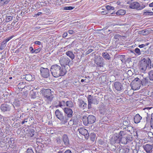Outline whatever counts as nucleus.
Wrapping results in <instances>:
<instances>
[{
    "label": "nucleus",
    "mask_w": 153,
    "mask_h": 153,
    "mask_svg": "<svg viewBox=\"0 0 153 153\" xmlns=\"http://www.w3.org/2000/svg\"><path fill=\"white\" fill-rule=\"evenodd\" d=\"M50 71L52 75L55 77L62 76L66 73V70L65 67L56 64L51 66Z\"/></svg>",
    "instance_id": "nucleus-1"
},
{
    "label": "nucleus",
    "mask_w": 153,
    "mask_h": 153,
    "mask_svg": "<svg viewBox=\"0 0 153 153\" xmlns=\"http://www.w3.org/2000/svg\"><path fill=\"white\" fill-rule=\"evenodd\" d=\"M149 65L151 66V60L149 58H142L139 62V69L141 72L144 73Z\"/></svg>",
    "instance_id": "nucleus-2"
},
{
    "label": "nucleus",
    "mask_w": 153,
    "mask_h": 153,
    "mask_svg": "<svg viewBox=\"0 0 153 153\" xmlns=\"http://www.w3.org/2000/svg\"><path fill=\"white\" fill-rule=\"evenodd\" d=\"M127 4H129V7L131 9H137L141 10L144 8L148 5V3H143L142 5H140L139 3L134 0H130L127 2Z\"/></svg>",
    "instance_id": "nucleus-3"
},
{
    "label": "nucleus",
    "mask_w": 153,
    "mask_h": 153,
    "mask_svg": "<svg viewBox=\"0 0 153 153\" xmlns=\"http://www.w3.org/2000/svg\"><path fill=\"white\" fill-rule=\"evenodd\" d=\"M96 120L95 117L93 115H89L88 117L84 115L83 116L82 118V120L85 126L94 123Z\"/></svg>",
    "instance_id": "nucleus-4"
},
{
    "label": "nucleus",
    "mask_w": 153,
    "mask_h": 153,
    "mask_svg": "<svg viewBox=\"0 0 153 153\" xmlns=\"http://www.w3.org/2000/svg\"><path fill=\"white\" fill-rule=\"evenodd\" d=\"M40 74L43 77L48 78L50 76L49 71L48 68L41 67L40 68Z\"/></svg>",
    "instance_id": "nucleus-5"
},
{
    "label": "nucleus",
    "mask_w": 153,
    "mask_h": 153,
    "mask_svg": "<svg viewBox=\"0 0 153 153\" xmlns=\"http://www.w3.org/2000/svg\"><path fill=\"white\" fill-rule=\"evenodd\" d=\"M70 62V60L66 56H63L61 57L59 60V62L62 66L65 68V65H68Z\"/></svg>",
    "instance_id": "nucleus-6"
},
{
    "label": "nucleus",
    "mask_w": 153,
    "mask_h": 153,
    "mask_svg": "<svg viewBox=\"0 0 153 153\" xmlns=\"http://www.w3.org/2000/svg\"><path fill=\"white\" fill-rule=\"evenodd\" d=\"M11 106L6 103H4L1 105L0 106L1 111L4 113H8L11 109Z\"/></svg>",
    "instance_id": "nucleus-7"
},
{
    "label": "nucleus",
    "mask_w": 153,
    "mask_h": 153,
    "mask_svg": "<svg viewBox=\"0 0 153 153\" xmlns=\"http://www.w3.org/2000/svg\"><path fill=\"white\" fill-rule=\"evenodd\" d=\"M104 59L101 56H99L96 58L94 62L98 66L102 67L104 64Z\"/></svg>",
    "instance_id": "nucleus-8"
},
{
    "label": "nucleus",
    "mask_w": 153,
    "mask_h": 153,
    "mask_svg": "<svg viewBox=\"0 0 153 153\" xmlns=\"http://www.w3.org/2000/svg\"><path fill=\"white\" fill-rule=\"evenodd\" d=\"M78 130L80 134L84 136L86 139H88L89 135L87 130L83 128H81Z\"/></svg>",
    "instance_id": "nucleus-9"
},
{
    "label": "nucleus",
    "mask_w": 153,
    "mask_h": 153,
    "mask_svg": "<svg viewBox=\"0 0 153 153\" xmlns=\"http://www.w3.org/2000/svg\"><path fill=\"white\" fill-rule=\"evenodd\" d=\"M129 141V137L127 135H126V137H123L120 139L116 140L115 142L117 143H121L123 144H126Z\"/></svg>",
    "instance_id": "nucleus-10"
},
{
    "label": "nucleus",
    "mask_w": 153,
    "mask_h": 153,
    "mask_svg": "<svg viewBox=\"0 0 153 153\" xmlns=\"http://www.w3.org/2000/svg\"><path fill=\"white\" fill-rule=\"evenodd\" d=\"M63 110L65 113L67 114V116L68 117L71 118L72 117L73 112L71 108L65 107Z\"/></svg>",
    "instance_id": "nucleus-11"
},
{
    "label": "nucleus",
    "mask_w": 153,
    "mask_h": 153,
    "mask_svg": "<svg viewBox=\"0 0 153 153\" xmlns=\"http://www.w3.org/2000/svg\"><path fill=\"white\" fill-rule=\"evenodd\" d=\"M113 88L117 91H121L123 87L122 84L119 82H116L114 83Z\"/></svg>",
    "instance_id": "nucleus-12"
},
{
    "label": "nucleus",
    "mask_w": 153,
    "mask_h": 153,
    "mask_svg": "<svg viewBox=\"0 0 153 153\" xmlns=\"http://www.w3.org/2000/svg\"><path fill=\"white\" fill-rule=\"evenodd\" d=\"M143 149L147 153H151L152 152V149L153 148V144H146L143 146Z\"/></svg>",
    "instance_id": "nucleus-13"
},
{
    "label": "nucleus",
    "mask_w": 153,
    "mask_h": 153,
    "mask_svg": "<svg viewBox=\"0 0 153 153\" xmlns=\"http://www.w3.org/2000/svg\"><path fill=\"white\" fill-rule=\"evenodd\" d=\"M88 102L91 103L92 104H97L98 101L97 99L95 97H94L91 95H88L87 97Z\"/></svg>",
    "instance_id": "nucleus-14"
},
{
    "label": "nucleus",
    "mask_w": 153,
    "mask_h": 153,
    "mask_svg": "<svg viewBox=\"0 0 153 153\" xmlns=\"http://www.w3.org/2000/svg\"><path fill=\"white\" fill-rule=\"evenodd\" d=\"M126 135H127V132L126 131H120L119 134L117 135L116 137L118 139L117 140H119L123 138V137H126Z\"/></svg>",
    "instance_id": "nucleus-15"
},
{
    "label": "nucleus",
    "mask_w": 153,
    "mask_h": 153,
    "mask_svg": "<svg viewBox=\"0 0 153 153\" xmlns=\"http://www.w3.org/2000/svg\"><path fill=\"white\" fill-rule=\"evenodd\" d=\"M140 85H142L143 86H146L149 83V82L147 77L143 78L140 81Z\"/></svg>",
    "instance_id": "nucleus-16"
},
{
    "label": "nucleus",
    "mask_w": 153,
    "mask_h": 153,
    "mask_svg": "<svg viewBox=\"0 0 153 153\" xmlns=\"http://www.w3.org/2000/svg\"><path fill=\"white\" fill-rule=\"evenodd\" d=\"M79 106L80 108L84 110L87 108V104L84 101L81 100L79 102Z\"/></svg>",
    "instance_id": "nucleus-17"
},
{
    "label": "nucleus",
    "mask_w": 153,
    "mask_h": 153,
    "mask_svg": "<svg viewBox=\"0 0 153 153\" xmlns=\"http://www.w3.org/2000/svg\"><path fill=\"white\" fill-rule=\"evenodd\" d=\"M55 114L56 117L59 120L62 119L63 116V114L59 109H57L56 111Z\"/></svg>",
    "instance_id": "nucleus-18"
},
{
    "label": "nucleus",
    "mask_w": 153,
    "mask_h": 153,
    "mask_svg": "<svg viewBox=\"0 0 153 153\" xmlns=\"http://www.w3.org/2000/svg\"><path fill=\"white\" fill-rule=\"evenodd\" d=\"M62 139L65 145H68L69 144V141L68 136L64 134L62 137Z\"/></svg>",
    "instance_id": "nucleus-19"
},
{
    "label": "nucleus",
    "mask_w": 153,
    "mask_h": 153,
    "mask_svg": "<svg viewBox=\"0 0 153 153\" xmlns=\"http://www.w3.org/2000/svg\"><path fill=\"white\" fill-rule=\"evenodd\" d=\"M52 94H53L51 90L50 89H47L44 91L43 95L45 98Z\"/></svg>",
    "instance_id": "nucleus-20"
},
{
    "label": "nucleus",
    "mask_w": 153,
    "mask_h": 153,
    "mask_svg": "<svg viewBox=\"0 0 153 153\" xmlns=\"http://www.w3.org/2000/svg\"><path fill=\"white\" fill-rule=\"evenodd\" d=\"M22 102V101L21 100H19L18 99H15L13 102V105L14 108L15 106L19 107L20 106V105Z\"/></svg>",
    "instance_id": "nucleus-21"
},
{
    "label": "nucleus",
    "mask_w": 153,
    "mask_h": 153,
    "mask_svg": "<svg viewBox=\"0 0 153 153\" xmlns=\"http://www.w3.org/2000/svg\"><path fill=\"white\" fill-rule=\"evenodd\" d=\"M134 52L136 53V54L137 55H140L141 54V52H143V54L147 53L146 51H144L143 49L140 50L138 48H136L135 49Z\"/></svg>",
    "instance_id": "nucleus-22"
},
{
    "label": "nucleus",
    "mask_w": 153,
    "mask_h": 153,
    "mask_svg": "<svg viewBox=\"0 0 153 153\" xmlns=\"http://www.w3.org/2000/svg\"><path fill=\"white\" fill-rule=\"evenodd\" d=\"M142 118V117L139 114H136L134 118V123H140Z\"/></svg>",
    "instance_id": "nucleus-23"
},
{
    "label": "nucleus",
    "mask_w": 153,
    "mask_h": 153,
    "mask_svg": "<svg viewBox=\"0 0 153 153\" xmlns=\"http://www.w3.org/2000/svg\"><path fill=\"white\" fill-rule=\"evenodd\" d=\"M65 54L68 56L72 60L74 59L75 57V55L72 52L68 51L66 52Z\"/></svg>",
    "instance_id": "nucleus-24"
},
{
    "label": "nucleus",
    "mask_w": 153,
    "mask_h": 153,
    "mask_svg": "<svg viewBox=\"0 0 153 153\" xmlns=\"http://www.w3.org/2000/svg\"><path fill=\"white\" fill-rule=\"evenodd\" d=\"M123 129H125V131H126H126H127L128 132H130L131 133H132V132H133V127L131 126H129V125L126 127H124V126H123Z\"/></svg>",
    "instance_id": "nucleus-25"
},
{
    "label": "nucleus",
    "mask_w": 153,
    "mask_h": 153,
    "mask_svg": "<svg viewBox=\"0 0 153 153\" xmlns=\"http://www.w3.org/2000/svg\"><path fill=\"white\" fill-rule=\"evenodd\" d=\"M66 106L68 107V108H72L74 106L73 102L71 100L67 101L65 102Z\"/></svg>",
    "instance_id": "nucleus-26"
},
{
    "label": "nucleus",
    "mask_w": 153,
    "mask_h": 153,
    "mask_svg": "<svg viewBox=\"0 0 153 153\" xmlns=\"http://www.w3.org/2000/svg\"><path fill=\"white\" fill-rule=\"evenodd\" d=\"M102 55L103 57L106 59L110 60L111 59L109 55L107 52H103Z\"/></svg>",
    "instance_id": "nucleus-27"
},
{
    "label": "nucleus",
    "mask_w": 153,
    "mask_h": 153,
    "mask_svg": "<svg viewBox=\"0 0 153 153\" xmlns=\"http://www.w3.org/2000/svg\"><path fill=\"white\" fill-rule=\"evenodd\" d=\"M23 78H25L26 80L28 81H31L33 80L32 76L30 74H26L25 76V77H24Z\"/></svg>",
    "instance_id": "nucleus-28"
},
{
    "label": "nucleus",
    "mask_w": 153,
    "mask_h": 153,
    "mask_svg": "<svg viewBox=\"0 0 153 153\" xmlns=\"http://www.w3.org/2000/svg\"><path fill=\"white\" fill-rule=\"evenodd\" d=\"M126 13V11L125 10L121 9L117 11L116 14L118 16L123 15Z\"/></svg>",
    "instance_id": "nucleus-29"
},
{
    "label": "nucleus",
    "mask_w": 153,
    "mask_h": 153,
    "mask_svg": "<svg viewBox=\"0 0 153 153\" xmlns=\"http://www.w3.org/2000/svg\"><path fill=\"white\" fill-rule=\"evenodd\" d=\"M54 97L53 94L51 95L50 96H48L47 97L45 98V100L47 101V102H49L52 101Z\"/></svg>",
    "instance_id": "nucleus-30"
},
{
    "label": "nucleus",
    "mask_w": 153,
    "mask_h": 153,
    "mask_svg": "<svg viewBox=\"0 0 153 153\" xmlns=\"http://www.w3.org/2000/svg\"><path fill=\"white\" fill-rule=\"evenodd\" d=\"M130 149L127 148H123L120 150V152L122 153H128L129 152Z\"/></svg>",
    "instance_id": "nucleus-31"
},
{
    "label": "nucleus",
    "mask_w": 153,
    "mask_h": 153,
    "mask_svg": "<svg viewBox=\"0 0 153 153\" xmlns=\"http://www.w3.org/2000/svg\"><path fill=\"white\" fill-rule=\"evenodd\" d=\"M65 102L64 100H62L59 101V103L58 105L56 106V107L57 108L59 107L62 108L63 106H65Z\"/></svg>",
    "instance_id": "nucleus-32"
},
{
    "label": "nucleus",
    "mask_w": 153,
    "mask_h": 153,
    "mask_svg": "<svg viewBox=\"0 0 153 153\" xmlns=\"http://www.w3.org/2000/svg\"><path fill=\"white\" fill-rule=\"evenodd\" d=\"M149 79L151 81H153V70H152L148 73Z\"/></svg>",
    "instance_id": "nucleus-33"
},
{
    "label": "nucleus",
    "mask_w": 153,
    "mask_h": 153,
    "mask_svg": "<svg viewBox=\"0 0 153 153\" xmlns=\"http://www.w3.org/2000/svg\"><path fill=\"white\" fill-rule=\"evenodd\" d=\"M153 121V113H152L151 115V119L150 120V114H148L147 113L146 117V120L147 121Z\"/></svg>",
    "instance_id": "nucleus-34"
},
{
    "label": "nucleus",
    "mask_w": 153,
    "mask_h": 153,
    "mask_svg": "<svg viewBox=\"0 0 153 153\" xmlns=\"http://www.w3.org/2000/svg\"><path fill=\"white\" fill-rule=\"evenodd\" d=\"M130 122L129 121L125 120L123 122V125L124 127H127L129 125Z\"/></svg>",
    "instance_id": "nucleus-35"
},
{
    "label": "nucleus",
    "mask_w": 153,
    "mask_h": 153,
    "mask_svg": "<svg viewBox=\"0 0 153 153\" xmlns=\"http://www.w3.org/2000/svg\"><path fill=\"white\" fill-rule=\"evenodd\" d=\"M6 46V43H5L3 41L1 43V45L0 46V49L3 50L4 49Z\"/></svg>",
    "instance_id": "nucleus-36"
},
{
    "label": "nucleus",
    "mask_w": 153,
    "mask_h": 153,
    "mask_svg": "<svg viewBox=\"0 0 153 153\" xmlns=\"http://www.w3.org/2000/svg\"><path fill=\"white\" fill-rule=\"evenodd\" d=\"M143 15H153V12L146 11L143 13Z\"/></svg>",
    "instance_id": "nucleus-37"
},
{
    "label": "nucleus",
    "mask_w": 153,
    "mask_h": 153,
    "mask_svg": "<svg viewBox=\"0 0 153 153\" xmlns=\"http://www.w3.org/2000/svg\"><path fill=\"white\" fill-rule=\"evenodd\" d=\"M30 94L32 96V97L33 98L35 97L36 95V93L33 90L30 91Z\"/></svg>",
    "instance_id": "nucleus-38"
},
{
    "label": "nucleus",
    "mask_w": 153,
    "mask_h": 153,
    "mask_svg": "<svg viewBox=\"0 0 153 153\" xmlns=\"http://www.w3.org/2000/svg\"><path fill=\"white\" fill-rule=\"evenodd\" d=\"M140 81L141 80L138 78H136L134 79L133 80L132 82L133 83H136L137 82H138V83H139V86H140Z\"/></svg>",
    "instance_id": "nucleus-39"
},
{
    "label": "nucleus",
    "mask_w": 153,
    "mask_h": 153,
    "mask_svg": "<svg viewBox=\"0 0 153 153\" xmlns=\"http://www.w3.org/2000/svg\"><path fill=\"white\" fill-rule=\"evenodd\" d=\"M74 8V7H73L71 6L69 7H65L63 8L64 10H71Z\"/></svg>",
    "instance_id": "nucleus-40"
},
{
    "label": "nucleus",
    "mask_w": 153,
    "mask_h": 153,
    "mask_svg": "<svg viewBox=\"0 0 153 153\" xmlns=\"http://www.w3.org/2000/svg\"><path fill=\"white\" fill-rule=\"evenodd\" d=\"M68 119L66 117H64V116L63 117L62 119L61 120H60L62 121V122L63 123H65L68 122Z\"/></svg>",
    "instance_id": "nucleus-41"
},
{
    "label": "nucleus",
    "mask_w": 153,
    "mask_h": 153,
    "mask_svg": "<svg viewBox=\"0 0 153 153\" xmlns=\"http://www.w3.org/2000/svg\"><path fill=\"white\" fill-rule=\"evenodd\" d=\"M105 7L106 9L108 10H113L114 9V7H113L109 5H107Z\"/></svg>",
    "instance_id": "nucleus-42"
},
{
    "label": "nucleus",
    "mask_w": 153,
    "mask_h": 153,
    "mask_svg": "<svg viewBox=\"0 0 153 153\" xmlns=\"http://www.w3.org/2000/svg\"><path fill=\"white\" fill-rule=\"evenodd\" d=\"M34 134V130L33 129H31L30 130V135L31 137H32Z\"/></svg>",
    "instance_id": "nucleus-43"
},
{
    "label": "nucleus",
    "mask_w": 153,
    "mask_h": 153,
    "mask_svg": "<svg viewBox=\"0 0 153 153\" xmlns=\"http://www.w3.org/2000/svg\"><path fill=\"white\" fill-rule=\"evenodd\" d=\"M25 153H34L32 149L28 148Z\"/></svg>",
    "instance_id": "nucleus-44"
},
{
    "label": "nucleus",
    "mask_w": 153,
    "mask_h": 153,
    "mask_svg": "<svg viewBox=\"0 0 153 153\" xmlns=\"http://www.w3.org/2000/svg\"><path fill=\"white\" fill-rule=\"evenodd\" d=\"M56 143L58 144H60L61 143V140L60 139V137H58L56 138Z\"/></svg>",
    "instance_id": "nucleus-45"
},
{
    "label": "nucleus",
    "mask_w": 153,
    "mask_h": 153,
    "mask_svg": "<svg viewBox=\"0 0 153 153\" xmlns=\"http://www.w3.org/2000/svg\"><path fill=\"white\" fill-rule=\"evenodd\" d=\"M13 19V17L11 16H7L6 18V20L7 21V22H9L11 20H12Z\"/></svg>",
    "instance_id": "nucleus-46"
},
{
    "label": "nucleus",
    "mask_w": 153,
    "mask_h": 153,
    "mask_svg": "<svg viewBox=\"0 0 153 153\" xmlns=\"http://www.w3.org/2000/svg\"><path fill=\"white\" fill-rule=\"evenodd\" d=\"M41 49L40 48H38L34 50V53H37L39 52L41 50Z\"/></svg>",
    "instance_id": "nucleus-47"
},
{
    "label": "nucleus",
    "mask_w": 153,
    "mask_h": 153,
    "mask_svg": "<svg viewBox=\"0 0 153 153\" xmlns=\"http://www.w3.org/2000/svg\"><path fill=\"white\" fill-rule=\"evenodd\" d=\"M29 118V116H28V117L27 118H25L24 119V120L22 122V124L23 125L25 123H27V120H28Z\"/></svg>",
    "instance_id": "nucleus-48"
},
{
    "label": "nucleus",
    "mask_w": 153,
    "mask_h": 153,
    "mask_svg": "<svg viewBox=\"0 0 153 153\" xmlns=\"http://www.w3.org/2000/svg\"><path fill=\"white\" fill-rule=\"evenodd\" d=\"M12 38V37L11 36L9 37H8L6 38L5 40H4L3 41L5 43H7V42L9 41L10 39H11Z\"/></svg>",
    "instance_id": "nucleus-49"
},
{
    "label": "nucleus",
    "mask_w": 153,
    "mask_h": 153,
    "mask_svg": "<svg viewBox=\"0 0 153 153\" xmlns=\"http://www.w3.org/2000/svg\"><path fill=\"white\" fill-rule=\"evenodd\" d=\"M8 95H9L8 93L7 92H5L3 94L2 96L4 97H6V98L8 96Z\"/></svg>",
    "instance_id": "nucleus-50"
},
{
    "label": "nucleus",
    "mask_w": 153,
    "mask_h": 153,
    "mask_svg": "<svg viewBox=\"0 0 153 153\" xmlns=\"http://www.w3.org/2000/svg\"><path fill=\"white\" fill-rule=\"evenodd\" d=\"M29 50L31 53H34V50L32 47H30L29 48Z\"/></svg>",
    "instance_id": "nucleus-51"
},
{
    "label": "nucleus",
    "mask_w": 153,
    "mask_h": 153,
    "mask_svg": "<svg viewBox=\"0 0 153 153\" xmlns=\"http://www.w3.org/2000/svg\"><path fill=\"white\" fill-rule=\"evenodd\" d=\"M93 51V49H89L86 52V55H87L89 54L91 52Z\"/></svg>",
    "instance_id": "nucleus-52"
},
{
    "label": "nucleus",
    "mask_w": 153,
    "mask_h": 153,
    "mask_svg": "<svg viewBox=\"0 0 153 153\" xmlns=\"http://www.w3.org/2000/svg\"><path fill=\"white\" fill-rule=\"evenodd\" d=\"M138 47L140 48H144V49H146V48H145V45L144 44L140 45L138 46Z\"/></svg>",
    "instance_id": "nucleus-53"
},
{
    "label": "nucleus",
    "mask_w": 153,
    "mask_h": 153,
    "mask_svg": "<svg viewBox=\"0 0 153 153\" xmlns=\"http://www.w3.org/2000/svg\"><path fill=\"white\" fill-rule=\"evenodd\" d=\"M75 43V41H73L71 43L68 45L67 46L68 47H71L74 45V44Z\"/></svg>",
    "instance_id": "nucleus-54"
},
{
    "label": "nucleus",
    "mask_w": 153,
    "mask_h": 153,
    "mask_svg": "<svg viewBox=\"0 0 153 153\" xmlns=\"http://www.w3.org/2000/svg\"><path fill=\"white\" fill-rule=\"evenodd\" d=\"M34 43L36 45H40L41 44V42L39 41H36L34 42Z\"/></svg>",
    "instance_id": "nucleus-55"
},
{
    "label": "nucleus",
    "mask_w": 153,
    "mask_h": 153,
    "mask_svg": "<svg viewBox=\"0 0 153 153\" xmlns=\"http://www.w3.org/2000/svg\"><path fill=\"white\" fill-rule=\"evenodd\" d=\"M64 153H72L71 151L69 149L67 150L65 152H64Z\"/></svg>",
    "instance_id": "nucleus-56"
},
{
    "label": "nucleus",
    "mask_w": 153,
    "mask_h": 153,
    "mask_svg": "<svg viewBox=\"0 0 153 153\" xmlns=\"http://www.w3.org/2000/svg\"><path fill=\"white\" fill-rule=\"evenodd\" d=\"M68 33L69 34H72L74 33V31L72 30H69L68 31Z\"/></svg>",
    "instance_id": "nucleus-57"
},
{
    "label": "nucleus",
    "mask_w": 153,
    "mask_h": 153,
    "mask_svg": "<svg viewBox=\"0 0 153 153\" xmlns=\"http://www.w3.org/2000/svg\"><path fill=\"white\" fill-rule=\"evenodd\" d=\"M88 109H89L91 108V104H92V103H90L89 102H88Z\"/></svg>",
    "instance_id": "nucleus-58"
},
{
    "label": "nucleus",
    "mask_w": 153,
    "mask_h": 153,
    "mask_svg": "<svg viewBox=\"0 0 153 153\" xmlns=\"http://www.w3.org/2000/svg\"><path fill=\"white\" fill-rule=\"evenodd\" d=\"M68 35V33L67 32L64 33L62 35V37L63 38L66 37Z\"/></svg>",
    "instance_id": "nucleus-59"
},
{
    "label": "nucleus",
    "mask_w": 153,
    "mask_h": 153,
    "mask_svg": "<svg viewBox=\"0 0 153 153\" xmlns=\"http://www.w3.org/2000/svg\"><path fill=\"white\" fill-rule=\"evenodd\" d=\"M127 73L128 75H132L133 74L132 72L130 70H129L127 71Z\"/></svg>",
    "instance_id": "nucleus-60"
},
{
    "label": "nucleus",
    "mask_w": 153,
    "mask_h": 153,
    "mask_svg": "<svg viewBox=\"0 0 153 153\" xmlns=\"http://www.w3.org/2000/svg\"><path fill=\"white\" fill-rule=\"evenodd\" d=\"M145 33V31H144V30H143L141 31H140L139 32V34H144Z\"/></svg>",
    "instance_id": "nucleus-61"
},
{
    "label": "nucleus",
    "mask_w": 153,
    "mask_h": 153,
    "mask_svg": "<svg viewBox=\"0 0 153 153\" xmlns=\"http://www.w3.org/2000/svg\"><path fill=\"white\" fill-rule=\"evenodd\" d=\"M99 143L101 145H102L104 143V142L102 140H99Z\"/></svg>",
    "instance_id": "nucleus-62"
},
{
    "label": "nucleus",
    "mask_w": 153,
    "mask_h": 153,
    "mask_svg": "<svg viewBox=\"0 0 153 153\" xmlns=\"http://www.w3.org/2000/svg\"><path fill=\"white\" fill-rule=\"evenodd\" d=\"M132 153H138V151L136 149H134L133 150Z\"/></svg>",
    "instance_id": "nucleus-63"
},
{
    "label": "nucleus",
    "mask_w": 153,
    "mask_h": 153,
    "mask_svg": "<svg viewBox=\"0 0 153 153\" xmlns=\"http://www.w3.org/2000/svg\"><path fill=\"white\" fill-rule=\"evenodd\" d=\"M151 127L153 129V121H150Z\"/></svg>",
    "instance_id": "nucleus-64"
}]
</instances>
